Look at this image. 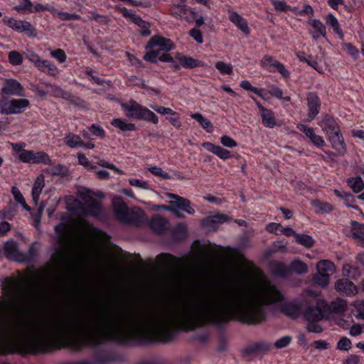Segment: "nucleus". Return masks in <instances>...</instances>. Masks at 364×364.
Masks as SVG:
<instances>
[{
  "instance_id": "obj_1",
  "label": "nucleus",
  "mask_w": 364,
  "mask_h": 364,
  "mask_svg": "<svg viewBox=\"0 0 364 364\" xmlns=\"http://www.w3.org/2000/svg\"><path fill=\"white\" fill-rule=\"evenodd\" d=\"M284 294L267 284L254 292L237 283L208 282L190 292L177 307L157 304L143 309H103L80 317L65 316V338L82 336L89 345L105 341L168 343L180 329L208 323L220 326L232 318L247 324L265 319L264 306L282 301Z\"/></svg>"
},
{
  "instance_id": "obj_2",
  "label": "nucleus",
  "mask_w": 364,
  "mask_h": 364,
  "mask_svg": "<svg viewBox=\"0 0 364 364\" xmlns=\"http://www.w3.org/2000/svg\"><path fill=\"white\" fill-rule=\"evenodd\" d=\"M37 301L36 293L31 288H26L17 296L12 312L6 304L0 303V355L14 352L23 330L19 317L31 312Z\"/></svg>"
},
{
  "instance_id": "obj_3",
  "label": "nucleus",
  "mask_w": 364,
  "mask_h": 364,
  "mask_svg": "<svg viewBox=\"0 0 364 364\" xmlns=\"http://www.w3.org/2000/svg\"><path fill=\"white\" fill-rule=\"evenodd\" d=\"M121 107L125 112V114L129 118H134L138 120H146L156 124L159 122L158 117L154 112L143 107L136 101L131 99L129 102H122Z\"/></svg>"
},
{
  "instance_id": "obj_4",
  "label": "nucleus",
  "mask_w": 364,
  "mask_h": 364,
  "mask_svg": "<svg viewBox=\"0 0 364 364\" xmlns=\"http://www.w3.org/2000/svg\"><path fill=\"white\" fill-rule=\"evenodd\" d=\"M305 308L302 311L306 321H321L326 315L327 302L318 297L305 302Z\"/></svg>"
},
{
  "instance_id": "obj_5",
  "label": "nucleus",
  "mask_w": 364,
  "mask_h": 364,
  "mask_svg": "<svg viewBox=\"0 0 364 364\" xmlns=\"http://www.w3.org/2000/svg\"><path fill=\"white\" fill-rule=\"evenodd\" d=\"M54 230L57 234L56 242L58 243V247H55V254L58 259L63 260L68 257L71 247L70 242L67 236L68 226L60 223L55 227Z\"/></svg>"
},
{
  "instance_id": "obj_6",
  "label": "nucleus",
  "mask_w": 364,
  "mask_h": 364,
  "mask_svg": "<svg viewBox=\"0 0 364 364\" xmlns=\"http://www.w3.org/2000/svg\"><path fill=\"white\" fill-rule=\"evenodd\" d=\"M30 105L28 99L0 100V113L4 115L23 113Z\"/></svg>"
},
{
  "instance_id": "obj_7",
  "label": "nucleus",
  "mask_w": 364,
  "mask_h": 364,
  "mask_svg": "<svg viewBox=\"0 0 364 364\" xmlns=\"http://www.w3.org/2000/svg\"><path fill=\"white\" fill-rule=\"evenodd\" d=\"M2 21L4 24L8 26L9 28L15 30L19 33H26L29 37H35L36 29L34 26L26 21L16 20L14 18H9L5 16Z\"/></svg>"
},
{
  "instance_id": "obj_8",
  "label": "nucleus",
  "mask_w": 364,
  "mask_h": 364,
  "mask_svg": "<svg viewBox=\"0 0 364 364\" xmlns=\"http://www.w3.org/2000/svg\"><path fill=\"white\" fill-rule=\"evenodd\" d=\"M261 65L269 72H279L285 78L290 75V73L285 68L284 65L271 55H264L261 60Z\"/></svg>"
},
{
  "instance_id": "obj_9",
  "label": "nucleus",
  "mask_w": 364,
  "mask_h": 364,
  "mask_svg": "<svg viewBox=\"0 0 364 364\" xmlns=\"http://www.w3.org/2000/svg\"><path fill=\"white\" fill-rule=\"evenodd\" d=\"M2 95L7 96L23 97L25 95L23 87L14 79H7L1 89Z\"/></svg>"
},
{
  "instance_id": "obj_10",
  "label": "nucleus",
  "mask_w": 364,
  "mask_h": 364,
  "mask_svg": "<svg viewBox=\"0 0 364 364\" xmlns=\"http://www.w3.org/2000/svg\"><path fill=\"white\" fill-rule=\"evenodd\" d=\"M309 113L306 121L311 122L318 115L321 108V101L316 92H309L306 97Z\"/></svg>"
},
{
  "instance_id": "obj_11",
  "label": "nucleus",
  "mask_w": 364,
  "mask_h": 364,
  "mask_svg": "<svg viewBox=\"0 0 364 364\" xmlns=\"http://www.w3.org/2000/svg\"><path fill=\"white\" fill-rule=\"evenodd\" d=\"M123 223L139 227L147 223V218L144 210L139 208L134 207L129 210L127 215V219Z\"/></svg>"
},
{
  "instance_id": "obj_12",
  "label": "nucleus",
  "mask_w": 364,
  "mask_h": 364,
  "mask_svg": "<svg viewBox=\"0 0 364 364\" xmlns=\"http://www.w3.org/2000/svg\"><path fill=\"white\" fill-rule=\"evenodd\" d=\"M231 220L232 218L225 214H217L203 219L201 220V225L208 231H213L218 229L219 224L230 221Z\"/></svg>"
},
{
  "instance_id": "obj_13",
  "label": "nucleus",
  "mask_w": 364,
  "mask_h": 364,
  "mask_svg": "<svg viewBox=\"0 0 364 364\" xmlns=\"http://www.w3.org/2000/svg\"><path fill=\"white\" fill-rule=\"evenodd\" d=\"M155 47H159L157 50H160L161 53V51H170L175 48L174 44L170 39L159 36H153L146 46V49Z\"/></svg>"
},
{
  "instance_id": "obj_14",
  "label": "nucleus",
  "mask_w": 364,
  "mask_h": 364,
  "mask_svg": "<svg viewBox=\"0 0 364 364\" xmlns=\"http://www.w3.org/2000/svg\"><path fill=\"white\" fill-rule=\"evenodd\" d=\"M168 196L171 199L169 202V207H174L176 209H179L190 215L194 214L195 210L191 206V202L189 200L173 193H168Z\"/></svg>"
},
{
  "instance_id": "obj_15",
  "label": "nucleus",
  "mask_w": 364,
  "mask_h": 364,
  "mask_svg": "<svg viewBox=\"0 0 364 364\" xmlns=\"http://www.w3.org/2000/svg\"><path fill=\"white\" fill-rule=\"evenodd\" d=\"M335 289L342 295L353 296L358 292L356 286L348 279H340L335 283Z\"/></svg>"
},
{
  "instance_id": "obj_16",
  "label": "nucleus",
  "mask_w": 364,
  "mask_h": 364,
  "mask_svg": "<svg viewBox=\"0 0 364 364\" xmlns=\"http://www.w3.org/2000/svg\"><path fill=\"white\" fill-rule=\"evenodd\" d=\"M82 198L87 206V210L89 215L94 217H98L102 213V204L100 202L92 198L90 192L82 194Z\"/></svg>"
},
{
  "instance_id": "obj_17",
  "label": "nucleus",
  "mask_w": 364,
  "mask_h": 364,
  "mask_svg": "<svg viewBox=\"0 0 364 364\" xmlns=\"http://www.w3.org/2000/svg\"><path fill=\"white\" fill-rule=\"evenodd\" d=\"M4 250L5 256L9 259L18 262L26 259V257L18 251L17 244L14 241H7L4 244Z\"/></svg>"
},
{
  "instance_id": "obj_18",
  "label": "nucleus",
  "mask_w": 364,
  "mask_h": 364,
  "mask_svg": "<svg viewBox=\"0 0 364 364\" xmlns=\"http://www.w3.org/2000/svg\"><path fill=\"white\" fill-rule=\"evenodd\" d=\"M112 205L117 218L123 223L127 219V215L130 210L128 209L127 204L119 196L114 197L112 199Z\"/></svg>"
},
{
  "instance_id": "obj_19",
  "label": "nucleus",
  "mask_w": 364,
  "mask_h": 364,
  "mask_svg": "<svg viewBox=\"0 0 364 364\" xmlns=\"http://www.w3.org/2000/svg\"><path fill=\"white\" fill-rule=\"evenodd\" d=\"M296 127L299 131L303 132L315 146L317 147L324 146V139L321 136L316 134L312 127H308L304 124H298Z\"/></svg>"
},
{
  "instance_id": "obj_20",
  "label": "nucleus",
  "mask_w": 364,
  "mask_h": 364,
  "mask_svg": "<svg viewBox=\"0 0 364 364\" xmlns=\"http://www.w3.org/2000/svg\"><path fill=\"white\" fill-rule=\"evenodd\" d=\"M156 261L161 263L162 267L166 269H178L181 264L180 259L167 253L159 255Z\"/></svg>"
},
{
  "instance_id": "obj_21",
  "label": "nucleus",
  "mask_w": 364,
  "mask_h": 364,
  "mask_svg": "<svg viewBox=\"0 0 364 364\" xmlns=\"http://www.w3.org/2000/svg\"><path fill=\"white\" fill-rule=\"evenodd\" d=\"M328 139L331 142L332 147L340 154H344L346 152V144L341 129L328 135Z\"/></svg>"
},
{
  "instance_id": "obj_22",
  "label": "nucleus",
  "mask_w": 364,
  "mask_h": 364,
  "mask_svg": "<svg viewBox=\"0 0 364 364\" xmlns=\"http://www.w3.org/2000/svg\"><path fill=\"white\" fill-rule=\"evenodd\" d=\"M318 124L327 135L333 134L340 129L335 119L329 114H325L321 121L318 122Z\"/></svg>"
},
{
  "instance_id": "obj_23",
  "label": "nucleus",
  "mask_w": 364,
  "mask_h": 364,
  "mask_svg": "<svg viewBox=\"0 0 364 364\" xmlns=\"http://www.w3.org/2000/svg\"><path fill=\"white\" fill-rule=\"evenodd\" d=\"M281 311L289 317L296 318L302 313V306L296 301L285 302L282 305Z\"/></svg>"
},
{
  "instance_id": "obj_24",
  "label": "nucleus",
  "mask_w": 364,
  "mask_h": 364,
  "mask_svg": "<svg viewBox=\"0 0 364 364\" xmlns=\"http://www.w3.org/2000/svg\"><path fill=\"white\" fill-rule=\"evenodd\" d=\"M307 24L311 26L314 29L309 31L314 40L317 41L321 36L326 37V26L320 20L310 19L307 21Z\"/></svg>"
},
{
  "instance_id": "obj_25",
  "label": "nucleus",
  "mask_w": 364,
  "mask_h": 364,
  "mask_svg": "<svg viewBox=\"0 0 364 364\" xmlns=\"http://www.w3.org/2000/svg\"><path fill=\"white\" fill-rule=\"evenodd\" d=\"M270 350V344L262 341L249 345L243 349L242 352L245 355H250L254 353H265Z\"/></svg>"
},
{
  "instance_id": "obj_26",
  "label": "nucleus",
  "mask_w": 364,
  "mask_h": 364,
  "mask_svg": "<svg viewBox=\"0 0 364 364\" xmlns=\"http://www.w3.org/2000/svg\"><path fill=\"white\" fill-rule=\"evenodd\" d=\"M175 58L178 60L181 65L186 69H193L203 65V62L194 59L192 57L183 55L181 53H176Z\"/></svg>"
},
{
  "instance_id": "obj_27",
  "label": "nucleus",
  "mask_w": 364,
  "mask_h": 364,
  "mask_svg": "<svg viewBox=\"0 0 364 364\" xmlns=\"http://www.w3.org/2000/svg\"><path fill=\"white\" fill-rule=\"evenodd\" d=\"M203 146L221 159L226 160L231 157L230 151L211 142H204Z\"/></svg>"
},
{
  "instance_id": "obj_28",
  "label": "nucleus",
  "mask_w": 364,
  "mask_h": 364,
  "mask_svg": "<svg viewBox=\"0 0 364 364\" xmlns=\"http://www.w3.org/2000/svg\"><path fill=\"white\" fill-rule=\"evenodd\" d=\"M347 308V302L343 299H337L332 301L330 304L327 303V309L326 310V315L331 313L341 314Z\"/></svg>"
},
{
  "instance_id": "obj_29",
  "label": "nucleus",
  "mask_w": 364,
  "mask_h": 364,
  "mask_svg": "<svg viewBox=\"0 0 364 364\" xmlns=\"http://www.w3.org/2000/svg\"><path fill=\"white\" fill-rule=\"evenodd\" d=\"M229 19L245 34L248 35L250 33V31L247 21L239 14L236 12H231L230 14Z\"/></svg>"
},
{
  "instance_id": "obj_30",
  "label": "nucleus",
  "mask_w": 364,
  "mask_h": 364,
  "mask_svg": "<svg viewBox=\"0 0 364 364\" xmlns=\"http://www.w3.org/2000/svg\"><path fill=\"white\" fill-rule=\"evenodd\" d=\"M168 220L161 216L153 217L150 221V228L156 233H162L167 229Z\"/></svg>"
},
{
  "instance_id": "obj_31",
  "label": "nucleus",
  "mask_w": 364,
  "mask_h": 364,
  "mask_svg": "<svg viewBox=\"0 0 364 364\" xmlns=\"http://www.w3.org/2000/svg\"><path fill=\"white\" fill-rule=\"evenodd\" d=\"M44 186V176L43 175H40L36 178L31 192L32 198L36 205H37L38 200H39L40 194L41 193V191Z\"/></svg>"
},
{
  "instance_id": "obj_32",
  "label": "nucleus",
  "mask_w": 364,
  "mask_h": 364,
  "mask_svg": "<svg viewBox=\"0 0 364 364\" xmlns=\"http://www.w3.org/2000/svg\"><path fill=\"white\" fill-rule=\"evenodd\" d=\"M260 114L262 124L265 127L273 128L276 125V119L272 110L266 109Z\"/></svg>"
},
{
  "instance_id": "obj_33",
  "label": "nucleus",
  "mask_w": 364,
  "mask_h": 364,
  "mask_svg": "<svg viewBox=\"0 0 364 364\" xmlns=\"http://www.w3.org/2000/svg\"><path fill=\"white\" fill-rule=\"evenodd\" d=\"M352 236L355 240H364V224L355 220L350 222Z\"/></svg>"
},
{
  "instance_id": "obj_34",
  "label": "nucleus",
  "mask_w": 364,
  "mask_h": 364,
  "mask_svg": "<svg viewBox=\"0 0 364 364\" xmlns=\"http://www.w3.org/2000/svg\"><path fill=\"white\" fill-rule=\"evenodd\" d=\"M171 14L177 18H188L189 14H194L193 11H191L183 5H176L171 9Z\"/></svg>"
},
{
  "instance_id": "obj_35",
  "label": "nucleus",
  "mask_w": 364,
  "mask_h": 364,
  "mask_svg": "<svg viewBox=\"0 0 364 364\" xmlns=\"http://www.w3.org/2000/svg\"><path fill=\"white\" fill-rule=\"evenodd\" d=\"M111 124L122 132L134 131L136 129V126L134 124L127 123L124 119L119 118L113 119L111 122Z\"/></svg>"
},
{
  "instance_id": "obj_36",
  "label": "nucleus",
  "mask_w": 364,
  "mask_h": 364,
  "mask_svg": "<svg viewBox=\"0 0 364 364\" xmlns=\"http://www.w3.org/2000/svg\"><path fill=\"white\" fill-rule=\"evenodd\" d=\"M65 143L70 148L80 147L83 144L81 137L73 133H68L64 138Z\"/></svg>"
},
{
  "instance_id": "obj_37",
  "label": "nucleus",
  "mask_w": 364,
  "mask_h": 364,
  "mask_svg": "<svg viewBox=\"0 0 364 364\" xmlns=\"http://www.w3.org/2000/svg\"><path fill=\"white\" fill-rule=\"evenodd\" d=\"M290 272H293L297 274H303L308 272L307 264L301 260L295 259L289 265Z\"/></svg>"
},
{
  "instance_id": "obj_38",
  "label": "nucleus",
  "mask_w": 364,
  "mask_h": 364,
  "mask_svg": "<svg viewBox=\"0 0 364 364\" xmlns=\"http://www.w3.org/2000/svg\"><path fill=\"white\" fill-rule=\"evenodd\" d=\"M191 117L197 121L200 125L205 129L208 132H212L213 125L211 122L203 116L200 113H193L191 114Z\"/></svg>"
},
{
  "instance_id": "obj_39",
  "label": "nucleus",
  "mask_w": 364,
  "mask_h": 364,
  "mask_svg": "<svg viewBox=\"0 0 364 364\" xmlns=\"http://www.w3.org/2000/svg\"><path fill=\"white\" fill-rule=\"evenodd\" d=\"M317 270L319 272L326 273L327 274H333L335 272L334 264L329 260H321L317 264Z\"/></svg>"
},
{
  "instance_id": "obj_40",
  "label": "nucleus",
  "mask_w": 364,
  "mask_h": 364,
  "mask_svg": "<svg viewBox=\"0 0 364 364\" xmlns=\"http://www.w3.org/2000/svg\"><path fill=\"white\" fill-rule=\"evenodd\" d=\"M272 272L275 276L287 277L290 274V269L283 263H277L272 267Z\"/></svg>"
},
{
  "instance_id": "obj_41",
  "label": "nucleus",
  "mask_w": 364,
  "mask_h": 364,
  "mask_svg": "<svg viewBox=\"0 0 364 364\" xmlns=\"http://www.w3.org/2000/svg\"><path fill=\"white\" fill-rule=\"evenodd\" d=\"M347 183L355 193H359L364 188V182L360 176L348 178Z\"/></svg>"
},
{
  "instance_id": "obj_42",
  "label": "nucleus",
  "mask_w": 364,
  "mask_h": 364,
  "mask_svg": "<svg viewBox=\"0 0 364 364\" xmlns=\"http://www.w3.org/2000/svg\"><path fill=\"white\" fill-rule=\"evenodd\" d=\"M296 242L308 248L313 247L315 242L311 236L298 233L296 235Z\"/></svg>"
},
{
  "instance_id": "obj_43",
  "label": "nucleus",
  "mask_w": 364,
  "mask_h": 364,
  "mask_svg": "<svg viewBox=\"0 0 364 364\" xmlns=\"http://www.w3.org/2000/svg\"><path fill=\"white\" fill-rule=\"evenodd\" d=\"M326 23L328 26H331L338 35H339L341 37H342V36H343L342 30L341 29V28L339 26V23L338 22L337 18L333 14H329L326 16Z\"/></svg>"
},
{
  "instance_id": "obj_44",
  "label": "nucleus",
  "mask_w": 364,
  "mask_h": 364,
  "mask_svg": "<svg viewBox=\"0 0 364 364\" xmlns=\"http://www.w3.org/2000/svg\"><path fill=\"white\" fill-rule=\"evenodd\" d=\"M314 284H318L322 287L328 285L329 282V276L326 273L318 272L313 277Z\"/></svg>"
},
{
  "instance_id": "obj_45",
  "label": "nucleus",
  "mask_w": 364,
  "mask_h": 364,
  "mask_svg": "<svg viewBox=\"0 0 364 364\" xmlns=\"http://www.w3.org/2000/svg\"><path fill=\"white\" fill-rule=\"evenodd\" d=\"M51 160L49 156L43 151L34 152L33 156V164L43 163L44 164H49Z\"/></svg>"
},
{
  "instance_id": "obj_46",
  "label": "nucleus",
  "mask_w": 364,
  "mask_h": 364,
  "mask_svg": "<svg viewBox=\"0 0 364 364\" xmlns=\"http://www.w3.org/2000/svg\"><path fill=\"white\" fill-rule=\"evenodd\" d=\"M268 92L273 97L282 100L283 99L286 102H289L291 100V97L289 96L283 97V91L279 87L272 85L269 86V90Z\"/></svg>"
},
{
  "instance_id": "obj_47",
  "label": "nucleus",
  "mask_w": 364,
  "mask_h": 364,
  "mask_svg": "<svg viewBox=\"0 0 364 364\" xmlns=\"http://www.w3.org/2000/svg\"><path fill=\"white\" fill-rule=\"evenodd\" d=\"M150 50L147 51L144 55V59L149 63H156L159 60V56L161 53L160 50L154 48H149Z\"/></svg>"
},
{
  "instance_id": "obj_48",
  "label": "nucleus",
  "mask_w": 364,
  "mask_h": 364,
  "mask_svg": "<svg viewBox=\"0 0 364 364\" xmlns=\"http://www.w3.org/2000/svg\"><path fill=\"white\" fill-rule=\"evenodd\" d=\"M9 61L13 65H20L23 63V55L16 50H12L8 55Z\"/></svg>"
},
{
  "instance_id": "obj_49",
  "label": "nucleus",
  "mask_w": 364,
  "mask_h": 364,
  "mask_svg": "<svg viewBox=\"0 0 364 364\" xmlns=\"http://www.w3.org/2000/svg\"><path fill=\"white\" fill-rule=\"evenodd\" d=\"M118 360V358L113 354L104 353L101 354L96 358L97 364H109V363Z\"/></svg>"
},
{
  "instance_id": "obj_50",
  "label": "nucleus",
  "mask_w": 364,
  "mask_h": 364,
  "mask_svg": "<svg viewBox=\"0 0 364 364\" xmlns=\"http://www.w3.org/2000/svg\"><path fill=\"white\" fill-rule=\"evenodd\" d=\"M64 100L69 101L71 104L77 107H82L85 105V102L83 100H82L80 97L72 95L70 92L68 91L65 93Z\"/></svg>"
},
{
  "instance_id": "obj_51",
  "label": "nucleus",
  "mask_w": 364,
  "mask_h": 364,
  "mask_svg": "<svg viewBox=\"0 0 364 364\" xmlns=\"http://www.w3.org/2000/svg\"><path fill=\"white\" fill-rule=\"evenodd\" d=\"M215 68L222 74L230 75L232 73V67L230 64L225 63L223 61L215 63Z\"/></svg>"
},
{
  "instance_id": "obj_52",
  "label": "nucleus",
  "mask_w": 364,
  "mask_h": 364,
  "mask_svg": "<svg viewBox=\"0 0 364 364\" xmlns=\"http://www.w3.org/2000/svg\"><path fill=\"white\" fill-rule=\"evenodd\" d=\"M34 156V151L31 150L20 151L18 159L23 163H32L33 156Z\"/></svg>"
},
{
  "instance_id": "obj_53",
  "label": "nucleus",
  "mask_w": 364,
  "mask_h": 364,
  "mask_svg": "<svg viewBox=\"0 0 364 364\" xmlns=\"http://www.w3.org/2000/svg\"><path fill=\"white\" fill-rule=\"evenodd\" d=\"M352 343L347 337H342L337 343L336 348L340 350L347 351L351 348Z\"/></svg>"
},
{
  "instance_id": "obj_54",
  "label": "nucleus",
  "mask_w": 364,
  "mask_h": 364,
  "mask_svg": "<svg viewBox=\"0 0 364 364\" xmlns=\"http://www.w3.org/2000/svg\"><path fill=\"white\" fill-rule=\"evenodd\" d=\"M318 321H307L306 329L310 333H320L323 332V328L318 323Z\"/></svg>"
},
{
  "instance_id": "obj_55",
  "label": "nucleus",
  "mask_w": 364,
  "mask_h": 364,
  "mask_svg": "<svg viewBox=\"0 0 364 364\" xmlns=\"http://www.w3.org/2000/svg\"><path fill=\"white\" fill-rule=\"evenodd\" d=\"M86 74L87 75H88L89 77H91V80L97 85H103L104 84H107L109 85L110 84V81L109 80H104V79H102L100 77H99L98 76H96L94 75V71L92 69H88L86 70Z\"/></svg>"
},
{
  "instance_id": "obj_56",
  "label": "nucleus",
  "mask_w": 364,
  "mask_h": 364,
  "mask_svg": "<svg viewBox=\"0 0 364 364\" xmlns=\"http://www.w3.org/2000/svg\"><path fill=\"white\" fill-rule=\"evenodd\" d=\"M51 57L56 59L59 63H64L66 60L67 56L63 50L58 48L54 50H51L50 53Z\"/></svg>"
},
{
  "instance_id": "obj_57",
  "label": "nucleus",
  "mask_w": 364,
  "mask_h": 364,
  "mask_svg": "<svg viewBox=\"0 0 364 364\" xmlns=\"http://www.w3.org/2000/svg\"><path fill=\"white\" fill-rule=\"evenodd\" d=\"M33 4L30 0H21L20 4L15 6L16 11L26 10L29 13H32Z\"/></svg>"
},
{
  "instance_id": "obj_58",
  "label": "nucleus",
  "mask_w": 364,
  "mask_h": 364,
  "mask_svg": "<svg viewBox=\"0 0 364 364\" xmlns=\"http://www.w3.org/2000/svg\"><path fill=\"white\" fill-rule=\"evenodd\" d=\"M50 95L55 97H61L64 99V97L65 95V93L67 91L62 89L60 87L53 85V86H50V89L49 90Z\"/></svg>"
},
{
  "instance_id": "obj_59",
  "label": "nucleus",
  "mask_w": 364,
  "mask_h": 364,
  "mask_svg": "<svg viewBox=\"0 0 364 364\" xmlns=\"http://www.w3.org/2000/svg\"><path fill=\"white\" fill-rule=\"evenodd\" d=\"M151 107L155 110L156 112L161 114H171V115H175L177 114V112L173 111L172 109L168 107H165L162 106H157V105H151Z\"/></svg>"
},
{
  "instance_id": "obj_60",
  "label": "nucleus",
  "mask_w": 364,
  "mask_h": 364,
  "mask_svg": "<svg viewBox=\"0 0 364 364\" xmlns=\"http://www.w3.org/2000/svg\"><path fill=\"white\" fill-rule=\"evenodd\" d=\"M15 210L11 207H6L4 209L0 210V220H11L14 216Z\"/></svg>"
},
{
  "instance_id": "obj_61",
  "label": "nucleus",
  "mask_w": 364,
  "mask_h": 364,
  "mask_svg": "<svg viewBox=\"0 0 364 364\" xmlns=\"http://www.w3.org/2000/svg\"><path fill=\"white\" fill-rule=\"evenodd\" d=\"M26 58L36 66L41 59V57L34 51L31 50H27L25 52Z\"/></svg>"
},
{
  "instance_id": "obj_62",
  "label": "nucleus",
  "mask_w": 364,
  "mask_h": 364,
  "mask_svg": "<svg viewBox=\"0 0 364 364\" xmlns=\"http://www.w3.org/2000/svg\"><path fill=\"white\" fill-rule=\"evenodd\" d=\"M58 16L62 21L80 20L81 18V16L78 14L68 12H59Z\"/></svg>"
},
{
  "instance_id": "obj_63",
  "label": "nucleus",
  "mask_w": 364,
  "mask_h": 364,
  "mask_svg": "<svg viewBox=\"0 0 364 364\" xmlns=\"http://www.w3.org/2000/svg\"><path fill=\"white\" fill-rule=\"evenodd\" d=\"M291 341V336H285L277 340L274 343V346L277 348H283L287 346L290 343Z\"/></svg>"
},
{
  "instance_id": "obj_64",
  "label": "nucleus",
  "mask_w": 364,
  "mask_h": 364,
  "mask_svg": "<svg viewBox=\"0 0 364 364\" xmlns=\"http://www.w3.org/2000/svg\"><path fill=\"white\" fill-rule=\"evenodd\" d=\"M88 129L96 136L104 137L105 136V132L100 126L93 124Z\"/></svg>"
}]
</instances>
